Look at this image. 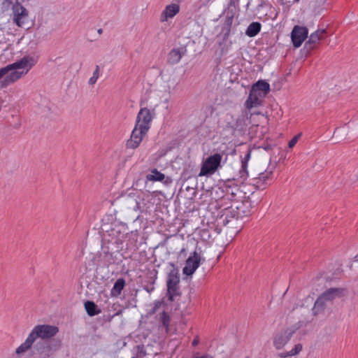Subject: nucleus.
Returning <instances> with one entry per match:
<instances>
[{
	"label": "nucleus",
	"mask_w": 358,
	"mask_h": 358,
	"mask_svg": "<svg viewBox=\"0 0 358 358\" xmlns=\"http://www.w3.org/2000/svg\"><path fill=\"white\" fill-rule=\"evenodd\" d=\"M251 89L257 92H261V94L265 96L270 92V85L265 80H259L252 86Z\"/></svg>",
	"instance_id": "nucleus-23"
},
{
	"label": "nucleus",
	"mask_w": 358,
	"mask_h": 358,
	"mask_svg": "<svg viewBox=\"0 0 358 358\" xmlns=\"http://www.w3.org/2000/svg\"><path fill=\"white\" fill-rule=\"evenodd\" d=\"M137 353L140 357L146 356L147 353L143 345H137Z\"/></svg>",
	"instance_id": "nucleus-33"
},
{
	"label": "nucleus",
	"mask_w": 358,
	"mask_h": 358,
	"mask_svg": "<svg viewBox=\"0 0 358 358\" xmlns=\"http://www.w3.org/2000/svg\"><path fill=\"white\" fill-rule=\"evenodd\" d=\"M59 332V328L50 324H38L34 327L28 337L17 349L16 354L20 355L27 352L34 343L39 341H45L46 343H55L61 341L59 339H54L53 337Z\"/></svg>",
	"instance_id": "nucleus-1"
},
{
	"label": "nucleus",
	"mask_w": 358,
	"mask_h": 358,
	"mask_svg": "<svg viewBox=\"0 0 358 358\" xmlns=\"http://www.w3.org/2000/svg\"><path fill=\"white\" fill-rule=\"evenodd\" d=\"M99 76V66L98 65L96 66L95 70L93 73L92 76L89 80L90 85H94L97 81V79Z\"/></svg>",
	"instance_id": "nucleus-30"
},
{
	"label": "nucleus",
	"mask_w": 358,
	"mask_h": 358,
	"mask_svg": "<svg viewBox=\"0 0 358 358\" xmlns=\"http://www.w3.org/2000/svg\"><path fill=\"white\" fill-rule=\"evenodd\" d=\"M245 157H250V151H249V152L245 155Z\"/></svg>",
	"instance_id": "nucleus-48"
},
{
	"label": "nucleus",
	"mask_w": 358,
	"mask_h": 358,
	"mask_svg": "<svg viewBox=\"0 0 358 358\" xmlns=\"http://www.w3.org/2000/svg\"><path fill=\"white\" fill-rule=\"evenodd\" d=\"M152 120V116L150 110L147 108H143L137 115L135 125L149 131Z\"/></svg>",
	"instance_id": "nucleus-12"
},
{
	"label": "nucleus",
	"mask_w": 358,
	"mask_h": 358,
	"mask_svg": "<svg viewBox=\"0 0 358 358\" xmlns=\"http://www.w3.org/2000/svg\"><path fill=\"white\" fill-rule=\"evenodd\" d=\"M122 312V310H119L117 313H116L115 315H113V317L115 316V315H118L121 314Z\"/></svg>",
	"instance_id": "nucleus-46"
},
{
	"label": "nucleus",
	"mask_w": 358,
	"mask_h": 358,
	"mask_svg": "<svg viewBox=\"0 0 358 358\" xmlns=\"http://www.w3.org/2000/svg\"><path fill=\"white\" fill-rule=\"evenodd\" d=\"M126 282L123 278H118L110 290V296L113 297L119 296L124 288Z\"/></svg>",
	"instance_id": "nucleus-24"
},
{
	"label": "nucleus",
	"mask_w": 358,
	"mask_h": 358,
	"mask_svg": "<svg viewBox=\"0 0 358 358\" xmlns=\"http://www.w3.org/2000/svg\"><path fill=\"white\" fill-rule=\"evenodd\" d=\"M239 0H230L229 5L231 6H235L236 4L238 2Z\"/></svg>",
	"instance_id": "nucleus-42"
},
{
	"label": "nucleus",
	"mask_w": 358,
	"mask_h": 358,
	"mask_svg": "<svg viewBox=\"0 0 358 358\" xmlns=\"http://www.w3.org/2000/svg\"><path fill=\"white\" fill-rule=\"evenodd\" d=\"M254 196V193H252L251 196H244L243 199L241 201H235L233 203L236 206L241 217L248 216L251 214L252 208L256 206V203L252 201V196Z\"/></svg>",
	"instance_id": "nucleus-7"
},
{
	"label": "nucleus",
	"mask_w": 358,
	"mask_h": 358,
	"mask_svg": "<svg viewBox=\"0 0 358 358\" xmlns=\"http://www.w3.org/2000/svg\"><path fill=\"white\" fill-rule=\"evenodd\" d=\"M148 131V130L135 125L129 139L126 143L127 148L135 149L138 148Z\"/></svg>",
	"instance_id": "nucleus-8"
},
{
	"label": "nucleus",
	"mask_w": 358,
	"mask_h": 358,
	"mask_svg": "<svg viewBox=\"0 0 358 358\" xmlns=\"http://www.w3.org/2000/svg\"><path fill=\"white\" fill-rule=\"evenodd\" d=\"M327 301L320 295L316 299L314 306L312 309L313 315H317L319 313L323 312L326 308Z\"/></svg>",
	"instance_id": "nucleus-25"
},
{
	"label": "nucleus",
	"mask_w": 358,
	"mask_h": 358,
	"mask_svg": "<svg viewBox=\"0 0 358 358\" xmlns=\"http://www.w3.org/2000/svg\"><path fill=\"white\" fill-rule=\"evenodd\" d=\"M294 332V329H287L278 333L273 338L274 347L277 350L282 349L289 342Z\"/></svg>",
	"instance_id": "nucleus-14"
},
{
	"label": "nucleus",
	"mask_w": 358,
	"mask_h": 358,
	"mask_svg": "<svg viewBox=\"0 0 358 358\" xmlns=\"http://www.w3.org/2000/svg\"><path fill=\"white\" fill-rule=\"evenodd\" d=\"M151 173L147 174L146 180L152 182H164L165 185H169L172 182V179L170 177H166L165 175L157 171V169H151Z\"/></svg>",
	"instance_id": "nucleus-18"
},
{
	"label": "nucleus",
	"mask_w": 358,
	"mask_h": 358,
	"mask_svg": "<svg viewBox=\"0 0 358 358\" xmlns=\"http://www.w3.org/2000/svg\"><path fill=\"white\" fill-rule=\"evenodd\" d=\"M172 267L167 275L166 280V296L170 301L178 300L182 292L180 287V273L178 268L174 263H169Z\"/></svg>",
	"instance_id": "nucleus-4"
},
{
	"label": "nucleus",
	"mask_w": 358,
	"mask_h": 358,
	"mask_svg": "<svg viewBox=\"0 0 358 358\" xmlns=\"http://www.w3.org/2000/svg\"><path fill=\"white\" fill-rule=\"evenodd\" d=\"M301 136V134H298L295 135L288 143V146L289 148H292L298 142L299 138Z\"/></svg>",
	"instance_id": "nucleus-31"
},
{
	"label": "nucleus",
	"mask_w": 358,
	"mask_h": 358,
	"mask_svg": "<svg viewBox=\"0 0 358 358\" xmlns=\"http://www.w3.org/2000/svg\"><path fill=\"white\" fill-rule=\"evenodd\" d=\"M85 308L88 315L91 317L97 315L101 313V310L96 303L92 301H87L85 303Z\"/></svg>",
	"instance_id": "nucleus-26"
},
{
	"label": "nucleus",
	"mask_w": 358,
	"mask_h": 358,
	"mask_svg": "<svg viewBox=\"0 0 358 358\" xmlns=\"http://www.w3.org/2000/svg\"><path fill=\"white\" fill-rule=\"evenodd\" d=\"M154 284L155 280L150 278V282L148 284L144 285V289L146 290L148 293H151L155 289Z\"/></svg>",
	"instance_id": "nucleus-32"
},
{
	"label": "nucleus",
	"mask_w": 358,
	"mask_h": 358,
	"mask_svg": "<svg viewBox=\"0 0 358 358\" xmlns=\"http://www.w3.org/2000/svg\"><path fill=\"white\" fill-rule=\"evenodd\" d=\"M278 356L281 358H285L287 357H291L292 355H291V352H281L278 354Z\"/></svg>",
	"instance_id": "nucleus-37"
},
{
	"label": "nucleus",
	"mask_w": 358,
	"mask_h": 358,
	"mask_svg": "<svg viewBox=\"0 0 358 358\" xmlns=\"http://www.w3.org/2000/svg\"><path fill=\"white\" fill-rule=\"evenodd\" d=\"M132 358H135V357H132Z\"/></svg>",
	"instance_id": "nucleus-51"
},
{
	"label": "nucleus",
	"mask_w": 358,
	"mask_h": 358,
	"mask_svg": "<svg viewBox=\"0 0 358 358\" xmlns=\"http://www.w3.org/2000/svg\"><path fill=\"white\" fill-rule=\"evenodd\" d=\"M222 166V158H203L199 176H211Z\"/></svg>",
	"instance_id": "nucleus-6"
},
{
	"label": "nucleus",
	"mask_w": 358,
	"mask_h": 358,
	"mask_svg": "<svg viewBox=\"0 0 358 358\" xmlns=\"http://www.w3.org/2000/svg\"><path fill=\"white\" fill-rule=\"evenodd\" d=\"M231 197H232L231 199H235V198H234L235 197V194L234 192H231Z\"/></svg>",
	"instance_id": "nucleus-47"
},
{
	"label": "nucleus",
	"mask_w": 358,
	"mask_h": 358,
	"mask_svg": "<svg viewBox=\"0 0 358 358\" xmlns=\"http://www.w3.org/2000/svg\"><path fill=\"white\" fill-rule=\"evenodd\" d=\"M62 345L61 341L55 343H46L45 341H38L29 348L27 358H50Z\"/></svg>",
	"instance_id": "nucleus-3"
},
{
	"label": "nucleus",
	"mask_w": 358,
	"mask_h": 358,
	"mask_svg": "<svg viewBox=\"0 0 358 358\" xmlns=\"http://www.w3.org/2000/svg\"><path fill=\"white\" fill-rule=\"evenodd\" d=\"M201 263V257L196 251H194L186 260V265L183 268V273L186 275H192Z\"/></svg>",
	"instance_id": "nucleus-15"
},
{
	"label": "nucleus",
	"mask_w": 358,
	"mask_h": 358,
	"mask_svg": "<svg viewBox=\"0 0 358 358\" xmlns=\"http://www.w3.org/2000/svg\"><path fill=\"white\" fill-rule=\"evenodd\" d=\"M185 52L186 49L183 48L181 49H173L168 55V62L172 65L178 64L180 61L182 55L185 54Z\"/></svg>",
	"instance_id": "nucleus-21"
},
{
	"label": "nucleus",
	"mask_w": 358,
	"mask_h": 358,
	"mask_svg": "<svg viewBox=\"0 0 358 358\" xmlns=\"http://www.w3.org/2000/svg\"><path fill=\"white\" fill-rule=\"evenodd\" d=\"M24 73L23 71H13L6 74L0 83V88H4L19 80Z\"/></svg>",
	"instance_id": "nucleus-20"
},
{
	"label": "nucleus",
	"mask_w": 358,
	"mask_h": 358,
	"mask_svg": "<svg viewBox=\"0 0 358 358\" xmlns=\"http://www.w3.org/2000/svg\"><path fill=\"white\" fill-rule=\"evenodd\" d=\"M17 4H20L18 0H3L2 2L3 7L7 10L10 8L13 10L14 6Z\"/></svg>",
	"instance_id": "nucleus-29"
},
{
	"label": "nucleus",
	"mask_w": 358,
	"mask_h": 358,
	"mask_svg": "<svg viewBox=\"0 0 358 358\" xmlns=\"http://www.w3.org/2000/svg\"><path fill=\"white\" fill-rule=\"evenodd\" d=\"M262 25L258 22H252L247 28L245 34L250 37H254L261 31Z\"/></svg>",
	"instance_id": "nucleus-27"
},
{
	"label": "nucleus",
	"mask_w": 358,
	"mask_h": 358,
	"mask_svg": "<svg viewBox=\"0 0 358 358\" xmlns=\"http://www.w3.org/2000/svg\"><path fill=\"white\" fill-rule=\"evenodd\" d=\"M210 157H221V155L220 154H214L213 155H210Z\"/></svg>",
	"instance_id": "nucleus-44"
},
{
	"label": "nucleus",
	"mask_w": 358,
	"mask_h": 358,
	"mask_svg": "<svg viewBox=\"0 0 358 358\" xmlns=\"http://www.w3.org/2000/svg\"><path fill=\"white\" fill-rule=\"evenodd\" d=\"M308 29L306 27L294 26L291 33L293 45L295 48H299L308 37Z\"/></svg>",
	"instance_id": "nucleus-13"
},
{
	"label": "nucleus",
	"mask_w": 358,
	"mask_h": 358,
	"mask_svg": "<svg viewBox=\"0 0 358 358\" xmlns=\"http://www.w3.org/2000/svg\"><path fill=\"white\" fill-rule=\"evenodd\" d=\"M180 12V6L177 3H171L165 7L160 16V21L164 22L169 18H173Z\"/></svg>",
	"instance_id": "nucleus-17"
},
{
	"label": "nucleus",
	"mask_w": 358,
	"mask_h": 358,
	"mask_svg": "<svg viewBox=\"0 0 358 358\" xmlns=\"http://www.w3.org/2000/svg\"><path fill=\"white\" fill-rule=\"evenodd\" d=\"M264 97L261 92H257L253 91V90H250L248 98L245 102V106L248 108H251L254 106H258L261 104L260 98Z\"/></svg>",
	"instance_id": "nucleus-22"
},
{
	"label": "nucleus",
	"mask_w": 358,
	"mask_h": 358,
	"mask_svg": "<svg viewBox=\"0 0 358 358\" xmlns=\"http://www.w3.org/2000/svg\"><path fill=\"white\" fill-rule=\"evenodd\" d=\"M176 148H178V143L176 141L171 142L170 144L166 147V151L162 153V155H166L168 151Z\"/></svg>",
	"instance_id": "nucleus-35"
},
{
	"label": "nucleus",
	"mask_w": 358,
	"mask_h": 358,
	"mask_svg": "<svg viewBox=\"0 0 358 358\" xmlns=\"http://www.w3.org/2000/svg\"><path fill=\"white\" fill-rule=\"evenodd\" d=\"M238 213L239 211L237 210L234 204L232 203L231 206L225 208L222 210V214L217 217V222L226 226L231 222V219L238 220L241 218Z\"/></svg>",
	"instance_id": "nucleus-10"
},
{
	"label": "nucleus",
	"mask_w": 358,
	"mask_h": 358,
	"mask_svg": "<svg viewBox=\"0 0 358 358\" xmlns=\"http://www.w3.org/2000/svg\"><path fill=\"white\" fill-rule=\"evenodd\" d=\"M97 32H98V34H102V32H103V29H99L97 30Z\"/></svg>",
	"instance_id": "nucleus-45"
},
{
	"label": "nucleus",
	"mask_w": 358,
	"mask_h": 358,
	"mask_svg": "<svg viewBox=\"0 0 358 358\" xmlns=\"http://www.w3.org/2000/svg\"><path fill=\"white\" fill-rule=\"evenodd\" d=\"M140 208H141L140 203L138 201H136L135 206L133 208L134 210L137 211L140 209Z\"/></svg>",
	"instance_id": "nucleus-39"
},
{
	"label": "nucleus",
	"mask_w": 358,
	"mask_h": 358,
	"mask_svg": "<svg viewBox=\"0 0 358 358\" xmlns=\"http://www.w3.org/2000/svg\"><path fill=\"white\" fill-rule=\"evenodd\" d=\"M300 0H294L295 2H299Z\"/></svg>",
	"instance_id": "nucleus-50"
},
{
	"label": "nucleus",
	"mask_w": 358,
	"mask_h": 358,
	"mask_svg": "<svg viewBox=\"0 0 358 358\" xmlns=\"http://www.w3.org/2000/svg\"><path fill=\"white\" fill-rule=\"evenodd\" d=\"M37 62V58L34 57L33 56L30 55H26L23 57L20 60L9 64L6 66H5L6 69H8V73L10 71L19 69H24L28 68L27 71L24 73H27V72L30 69L32 66H34Z\"/></svg>",
	"instance_id": "nucleus-11"
},
{
	"label": "nucleus",
	"mask_w": 358,
	"mask_h": 358,
	"mask_svg": "<svg viewBox=\"0 0 358 358\" xmlns=\"http://www.w3.org/2000/svg\"><path fill=\"white\" fill-rule=\"evenodd\" d=\"M161 306V302L160 301H156L155 303V307L153 308V312L155 313V310L159 308Z\"/></svg>",
	"instance_id": "nucleus-40"
},
{
	"label": "nucleus",
	"mask_w": 358,
	"mask_h": 358,
	"mask_svg": "<svg viewBox=\"0 0 358 358\" xmlns=\"http://www.w3.org/2000/svg\"><path fill=\"white\" fill-rule=\"evenodd\" d=\"M13 20L16 24L22 28L28 29V11L21 4H17L14 6Z\"/></svg>",
	"instance_id": "nucleus-9"
},
{
	"label": "nucleus",
	"mask_w": 358,
	"mask_h": 358,
	"mask_svg": "<svg viewBox=\"0 0 358 358\" xmlns=\"http://www.w3.org/2000/svg\"><path fill=\"white\" fill-rule=\"evenodd\" d=\"M277 164L278 162L272 158H261L258 160L255 169L251 171L254 176L253 185L259 189H265Z\"/></svg>",
	"instance_id": "nucleus-2"
},
{
	"label": "nucleus",
	"mask_w": 358,
	"mask_h": 358,
	"mask_svg": "<svg viewBox=\"0 0 358 358\" xmlns=\"http://www.w3.org/2000/svg\"><path fill=\"white\" fill-rule=\"evenodd\" d=\"M302 350V345L300 343L296 344L294 348L290 351L292 356L299 354Z\"/></svg>",
	"instance_id": "nucleus-34"
},
{
	"label": "nucleus",
	"mask_w": 358,
	"mask_h": 358,
	"mask_svg": "<svg viewBox=\"0 0 358 358\" xmlns=\"http://www.w3.org/2000/svg\"><path fill=\"white\" fill-rule=\"evenodd\" d=\"M199 342V338L198 337H196L193 341H192V346H196L198 345Z\"/></svg>",
	"instance_id": "nucleus-41"
},
{
	"label": "nucleus",
	"mask_w": 358,
	"mask_h": 358,
	"mask_svg": "<svg viewBox=\"0 0 358 358\" xmlns=\"http://www.w3.org/2000/svg\"><path fill=\"white\" fill-rule=\"evenodd\" d=\"M8 74V69L3 67L0 69V80Z\"/></svg>",
	"instance_id": "nucleus-36"
},
{
	"label": "nucleus",
	"mask_w": 358,
	"mask_h": 358,
	"mask_svg": "<svg viewBox=\"0 0 358 358\" xmlns=\"http://www.w3.org/2000/svg\"><path fill=\"white\" fill-rule=\"evenodd\" d=\"M326 33V29H320L312 33L310 35L308 40L305 43L304 49H306L308 52L315 49L316 44L319 42V41L325 38Z\"/></svg>",
	"instance_id": "nucleus-16"
},
{
	"label": "nucleus",
	"mask_w": 358,
	"mask_h": 358,
	"mask_svg": "<svg viewBox=\"0 0 358 358\" xmlns=\"http://www.w3.org/2000/svg\"><path fill=\"white\" fill-rule=\"evenodd\" d=\"M345 289L344 288H329L323 292L321 296L327 301H330L336 299V297H341L345 294Z\"/></svg>",
	"instance_id": "nucleus-19"
},
{
	"label": "nucleus",
	"mask_w": 358,
	"mask_h": 358,
	"mask_svg": "<svg viewBox=\"0 0 358 358\" xmlns=\"http://www.w3.org/2000/svg\"><path fill=\"white\" fill-rule=\"evenodd\" d=\"M355 261H358V254L355 257Z\"/></svg>",
	"instance_id": "nucleus-49"
},
{
	"label": "nucleus",
	"mask_w": 358,
	"mask_h": 358,
	"mask_svg": "<svg viewBox=\"0 0 358 358\" xmlns=\"http://www.w3.org/2000/svg\"><path fill=\"white\" fill-rule=\"evenodd\" d=\"M159 320L162 322V325L164 327L166 332L168 333L169 330V324L171 321V317L166 312L163 311L160 314Z\"/></svg>",
	"instance_id": "nucleus-28"
},
{
	"label": "nucleus",
	"mask_w": 358,
	"mask_h": 358,
	"mask_svg": "<svg viewBox=\"0 0 358 358\" xmlns=\"http://www.w3.org/2000/svg\"><path fill=\"white\" fill-rule=\"evenodd\" d=\"M250 158H239L234 162L231 171L234 180L245 181L249 176L248 162Z\"/></svg>",
	"instance_id": "nucleus-5"
},
{
	"label": "nucleus",
	"mask_w": 358,
	"mask_h": 358,
	"mask_svg": "<svg viewBox=\"0 0 358 358\" xmlns=\"http://www.w3.org/2000/svg\"><path fill=\"white\" fill-rule=\"evenodd\" d=\"M182 187H185V189H186L187 191H188V192H192V195H194V194H195L196 192H195L194 188H193V187H189V186L185 187L184 184L182 185Z\"/></svg>",
	"instance_id": "nucleus-38"
},
{
	"label": "nucleus",
	"mask_w": 358,
	"mask_h": 358,
	"mask_svg": "<svg viewBox=\"0 0 358 358\" xmlns=\"http://www.w3.org/2000/svg\"><path fill=\"white\" fill-rule=\"evenodd\" d=\"M232 21H233V16L227 17V22L228 25H231L232 24Z\"/></svg>",
	"instance_id": "nucleus-43"
}]
</instances>
